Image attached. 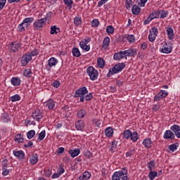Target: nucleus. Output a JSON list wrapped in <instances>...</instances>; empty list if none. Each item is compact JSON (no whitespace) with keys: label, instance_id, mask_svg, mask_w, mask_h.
I'll return each mask as SVG.
<instances>
[{"label":"nucleus","instance_id":"774afa93","mask_svg":"<svg viewBox=\"0 0 180 180\" xmlns=\"http://www.w3.org/2000/svg\"><path fill=\"white\" fill-rule=\"evenodd\" d=\"M153 20V19L151 18L150 15H149L146 20H144L143 22V25H148V23H150V22H151Z\"/></svg>","mask_w":180,"mask_h":180},{"label":"nucleus","instance_id":"c03bdc74","mask_svg":"<svg viewBox=\"0 0 180 180\" xmlns=\"http://www.w3.org/2000/svg\"><path fill=\"white\" fill-rule=\"evenodd\" d=\"M168 16V11H160V19H165Z\"/></svg>","mask_w":180,"mask_h":180},{"label":"nucleus","instance_id":"c85d7f7f","mask_svg":"<svg viewBox=\"0 0 180 180\" xmlns=\"http://www.w3.org/2000/svg\"><path fill=\"white\" fill-rule=\"evenodd\" d=\"M105 133L107 137H112V136H113V128L110 127L106 128L105 130Z\"/></svg>","mask_w":180,"mask_h":180},{"label":"nucleus","instance_id":"6e6d98bb","mask_svg":"<svg viewBox=\"0 0 180 180\" xmlns=\"http://www.w3.org/2000/svg\"><path fill=\"white\" fill-rule=\"evenodd\" d=\"M92 98H94L92 93H89V94H86L84 96V100L88 102V101H91L92 99Z\"/></svg>","mask_w":180,"mask_h":180},{"label":"nucleus","instance_id":"3c124183","mask_svg":"<svg viewBox=\"0 0 180 180\" xmlns=\"http://www.w3.org/2000/svg\"><path fill=\"white\" fill-rule=\"evenodd\" d=\"M127 39L129 43H134V41H136V37H134L133 34L128 35Z\"/></svg>","mask_w":180,"mask_h":180},{"label":"nucleus","instance_id":"7c9ffc66","mask_svg":"<svg viewBox=\"0 0 180 180\" xmlns=\"http://www.w3.org/2000/svg\"><path fill=\"white\" fill-rule=\"evenodd\" d=\"M60 32V28L57 27L56 25L51 26V34H58Z\"/></svg>","mask_w":180,"mask_h":180},{"label":"nucleus","instance_id":"c9c22d12","mask_svg":"<svg viewBox=\"0 0 180 180\" xmlns=\"http://www.w3.org/2000/svg\"><path fill=\"white\" fill-rule=\"evenodd\" d=\"M86 115V111H85L84 109H81L77 112V117H79L80 119L85 117Z\"/></svg>","mask_w":180,"mask_h":180},{"label":"nucleus","instance_id":"e2e57ef3","mask_svg":"<svg viewBox=\"0 0 180 180\" xmlns=\"http://www.w3.org/2000/svg\"><path fill=\"white\" fill-rule=\"evenodd\" d=\"M8 113L7 112H4L3 114H1V118L3 120L4 122H8Z\"/></svg>","mask_w":180,"mask_h":180},{"label":"nucleus","instance_id":"473e14b6","mask_svg":"<svg viewBox=\"0 0 180 180\" xmlns=\"http://www.w3.org/2000/svg\"><path fill=\"white\" fill-rule=\"evenodd\" d=\"M72 56L74 57H80L81 56V52L79 51V49L78 48L75 47L72 50Z\"/></svg>","mask_w":180,"mask_h":180},{"label":"nucleus","instance_id":"de8ad7c7","mask_svg":"<svg viewBox=\"0 0 180 180\" xmlns=\"http://www.w3.org/2000/svg\"><path fill=\"white\" fill-rule=\"evenodd\" d=\"M44 137H46V130H43L39 134V141H43L44 140Z\"/></svg>","mask_w":180,"mask_h":180},{"label":"nucleus","instance_id":"f257e3e1","mask_svg":"<svg viewBox=\"0 0 180 180\" xmlns=\"http://www.w3.org/2000/svg\"><path fill=\"white\" fill-rule=\"evenodd\" d=\"M124 68H126V64H124V63L116 64L115 66L109 69V72L107 74V77L110 78L112 75H115V74H118V72L123 71Z\"/></svg>","mask_w":180,"mask_h":180},{"label":"nucleus","instance_id":"9b49d317","mask_svg":"<svg viewBox=\"0 0 180 180\" xmlns=\"http://www.w3.org/2000/svg\"><path fill=\"white\" fill-rule=\"evenodd\" d=\"M124 57H136L137 56V49H129L128 50L123 51Z\"/></svg>","mask_w":180,"mask_h":180},{"label":"nucleus","instance_id":"a18cd8bd","mask_svg":"<svg viewBox=\"0 0 180 180\" xmlns=\"http://www.w3.org/2000/svg\"><path fill=\"white\" fill-rule=\"evenodd\" d=\"M63 2L65 5H67L69 9H71V8H72V4H74V1H72V0H63Z\"/></svg>","mask_w":180,"mask_h":180},{"label":"nucleus","instance_id":"20e7f679","mask_svg":"<svg viewBox=\"0 0 180 180\" xmlns=\"http://www.w3.org/2000/svg\"><path fill=\"white\" fill-rule=\"evenodd\" d=\"M32 117L37 122H40L43 119V111L39 108L34 110L32 113Z\"/></svg>","mask_w":180,"mask_h":180},{"label":"nucleus","instance_id":"a878e982","mask_svg":"<svg viewBox=\"0 0 180 180\" xmlns=\"http://www.w3.org/2000/svg\"><path fill=\"white\" fill-rule=\"evenodd\" d=\"M129 139H131V141L136 143V141L139 140V133H137V131L131 132V136Z\"/></svg>","mask_w":180,"mask_h":180},{"label":"nucleus","instance_id":"58836bf2","mask_svg":"<svg viewBox=\"0 0 180 180\" xmlns=\"http://www.w3.org/2000/svg\"><path fill=\"white\" fill-rule=\"evenodd\" d=\"M179 146V143H173L169 146V149L170 150V151H172V153H174V151H176V150H177Z\"/></svg>","mask_w":180,"mask_h":180},{"label":"nucleus","instance_id":"ddd939ff","mask_svg":"<svg viewBox=\"0 0 180 180\" xmlns=\"http://www.w3.org/2000/svg\"><path fill=\"white\" fill-rule=\"evenodd\" d=\"M163 138L165 140H175V134L171 130H167L163 135Z\"/></svg>","mask_w":180,"mask_h":180},{"label":"nucleus","instance_id":"864d4df0","mask_svg":"<svg viewBox=\"0 0 180 180\" xmlns=\"http://www.w3.org/2000/svg\"><path fill=\"white\" fill-rule=\"evenodd\" d=\"M117 147V141H112L111 144L110 151H115Z\"/></svg>","mask_w":180,"mask_h":180},{"label":"nucleus","instance_id":"6ab92c4d","mask_svg":"<svg viewBox=\"0 0 180 180\" xmlns=\"http://www.w3.org/2000/svg\"><path fill=\"white\" fill-rule=\"evenodd\" d=\"M122 58H124V53L123 51H120L118 53H115L113 56V59L115 60H122Z\"/></svg>","mask_w":180,"mask_h":180},{"label":"nucleus","instance_id":"4468645a","mask_svg":"<svg viewBox=\"0 0 180 180\" xmlns=\"http://www.w3.org/2000/svg\"><path fill=\"white\" fill-rule=\"evenodd\" d=\"M167 42H165L163 45L162 48L160 49V53H163L164 54H169L171 51H172V47L169 46Z\"/></svg>","mask_w":180,"mask_h":180},{"label":"nucleus","instance_id":"aec40b11","mask_svg":"<svg viewBox=\"0 0 180 180\" xmlns=\"http://www.w3.org/2000/svg\"><path fill=\"white\" fill-rule=\"evenodd\" d=\"M143 146H144V147L146 148H150V147H151L152 144H153V141H151L150 139H145L143 141V143H142Z\"/></svg>","mask_w":180,"mask_h":180},{"label":"nucleus","instance_id":"2f4dec72","mask_svg":"<svg viewBox=\"0 0 180 180\" xmlns=\"http://www.w3.org/2000/svg\"><path fill=\"white\" fill-rule=\"evenodd\" d=\"M158 172L150 170V172L148 173V178L150 180H154L155 179V177L158 176Z\"/></svg>","mask_w":180,"mask_h":180},{"label":"nucleus","instance_id":"bf43d9fd","mask_svg":"<svg viewBox=\"0 0 180 180\" xmlns=\"http://www.w3.org/2000/svg\"><path fill=\"white\" fill-rule=\"evenodd\" d=\"M63 172H65L64 167L63 166H60V167L57 170V173L61 176Z\"/></svg>","mask_w":180,"mask_h":180},{"label":"nucleus","instance_id":"7ed1b4c3","mask_svg":"<svg viewBox=\"0 0 180 180\" xmlns=\"http://www.w3.org/2000/svg\"><path fill=\"white\" fill-rule=\"evenodd\" d=\"M86 73L88 74L90 79H91V81H95V80L98 79V77L99 76V72L93 66H89L87 68Z\"/></svg>","mask_w":180,"mask_h":180},{"label":"nucleus","instance_id":"5fc2aeb1","mask_svg":"<svg viewBox=\"0 0 180 180\" xmlns=\"http://www.w3.org/2000/svg\"><path fill=\"white\" fill-rule=\"evenodd\" d=\"M82 176L84 179L88 180L89 179V178H91V173H89V172H84L82 174Z\"/></svg>","mask_w":180,"mask_h":180},{"label":"nucleus","instance_id":"4be33fe9","mask_svg":"<svg viewBox=\"0 0 180 180\" xmlns=\"http://www.w3.org/2000/svg\"><path fill=\"white\" fill-rule=\"evenodd\" d=\"M86 44V42H84V41H82L79 43V46L82 50H84V51H89V50H91V46Z\"/></svg>","mask_w":180,"mask_h":180},{"label":"nucleus","instance_id":"393cba45","mask_svg":"<svg viewBox=\"0 0 180 180\" xmlns=\"http://www.w3.org/2000/svg\"><path fill=\"white\" fill-rule=\"evenodd\" d=\"M11 82L13 86H19L20 85V79L18 77H13L11 78Z\"/></svg>","mask_w":180,"mask_h":180},{"label":"nucleus","instance_id":"e433bc0d","mask_svg":"<svg viewBox=\"0 0 180 180\" xmlns=\"http://www.w3.org/2000/svg\"><path fill=\"white\" fill-rule=\"evenodd\" d=\"M35 135H36V131L33 129L29 131L27 133V137L29 140H32V139H33Z\"/></svg>","mask_w":180,"mask_h":180},{"label":"nucleus","instance_id":"a19ab883","mask_svg":"<svg viewBox=\"0 0 180 180\" xmlns=\"http://www.w3.org/2000/svg\"><path fill=\"white\" fill-rule=\"evenodd\" d=\"M148 168L149 171H153L155 168V162L154 160H151L148 162Z\"/></svg>","mask_w":180,"mask_h":180},{"label":"nucleus","instance_id":"423d86ee","mask_svg":"<svg viewBox=\"0 0 180 180\" xmlns=\"http://www.w3.org/2000/svg\"><path fill=\"white\" fill-rule=\"evenodd\" d=\"M21 46L22 44L18 41H12L8 45V48L10 49L11 51H12V53H16L17 51H19V49H20Z\"/></svg>","mask_w":180,"mask_h":180},{"label":"nucleus","instance_id":"09e8293b","mask_svg":"<svg viewBox=\"0 0 180 180\" xmlns=\"http://www.w3.org/2000/svg\"><path fill=\"white\" fill-rule=\"evenodd\" d=\"M10 100L11 102H18V101L20 100V96L19 94H15L11 97Z\"/></svg>","mask_w":180,"mask_h":180},{"label":"nucleus","instance_id":"79ce46f5","mask_svg":"<svg viewBox=\"0 0 180 180\" xmlns=\"http://www.w3.org/2000/svg\"><path fill=\"white\" fill-rule=\"evenodd\" d=\"M136 154V149L134 148L132 149H130L128 152L126 153L125 155L127 158L133 157Z\"/></svg>","mask_w":180,"mask_h":180},{"label":"nucleus","instance_id":"37998d69","mask_svg":"<svg viewBox=\"0 0 180 180\" xmlns=\"http://www.w3.org/2000/svg\"><path fill=\"white\" fill-rule=\"evenodd\" d=\"M34 21V18H33L32 17L26 18L22 20V22H24V23H26L27 25H28L30 26V23H33Z\"/></svg>","mask_w":180,"mask_h":180},{"label":"nucleus","instance_id":"69168bd1","mask_svg":"<svg viewBox=\"0 0 180 180\" xmlns=\"http://www.w3.org/2000/svg\"><path fill=\"white\" fill-rule=\"evenodd\" d=\"M6 5V0H0V10L4 9Z\"/></svg>","mask_w":180,"mask_h":180},{"label":"nucleus","instance_id":"bb28decb","mask_svg":"<svg viewBox=\"0 0 180 180\" xmlns=\"http://www.w3.org/2000/svg\"><path fill=\"white\" fill-rule=\"evenodd\" d=\"M110 43V38H109V37H106L103 39L102 47L103 49H108V47H109V44Z\"/></svg>","mask_w":180,"mask_h":180},{"label":"nucleus","instance_id":"b1692460","mask_svg":"<svg viewBox=\"0 0 180 180\" xmlns=\"http://www.w3.org/2000/svg\"><path fill=\"white\" fill-rule=\"evenodd\" d=\"M75 127L77 130H84V127H85V124H84V121L79 120L75 123Z\"/></svg>","mask_w":180,"mask_h":180},{"label":"nucleus","instance_id":"0eeeda50","mask_svg":"<svg viewBox=\"0 0 180 180\" xmlns=\"http://www.w3.org/2000/svg\"><path fill=\"white\" fill-rule=\"evenodd\" d=\"M58 60L56 58L52 57L48 60V65H46V70L47 71H51V68L57 65Z\"/></svg>","mask_w":180,"mask_h":180},{"label":"nucleus","instance_id":"f704fd0d","mask_svg":"<svg viewBox=\"0 0 180 180\" xmlns=\"http://www.w3.org/2000/svg\"><path fill=\"white\" fill-rule=\"evenodd\" d=\"M97 65L99 68H103V67H105V60L102 58H98L97 59Z\"/></svg>","mask_w":180,"mask_h":180},{"label":"nucleus","instance_id":"f03ea898","mask_svg":"<svg viewBox=\"0 0 180 180\" xmlns=\"http://www.w3.org/2000/svg\"><path fill=\"white\" fill-rule=\"evenodd\" d=\"M88 94V89L86 86L80 87L75 90L74 98H77L79 102H85V95Z\"/></svg>","mask_w":180,"mask_h":180},{"label":"nucleus","instance_id":"0e129e2a","mask_svg":"<svg viewBox=\"0 0 180 180\" xmlns=\"http://www.w3.org/2000/svg\"><path fill=\"white\" fill-rule=\"evenodd\" d=\"M2 175L4 176H6V175H8V174H9V169H6V167H2Z\"/></svg>","mask_w":180,"mask_h":180},{"label":"nucleus","instance_id":"4d7b16f0","mask_svg":"<svg viewBox=\"0 0 180 180\" xmlns=\"http://www.w3.org/2000/svg\"><path fill=\"white\" fill-rule=\"evenodd\" d=\"M31 58L34 57L39 54V50L34 49L32 51H31L30 53H28Z\"/></svg>","mask_w":180,"mask_h":180},{"label":"nucleus","instance_id":"39448f33","mask_svg":"<svg viewBox=\"0 0 180 180\" xmlns=\"http://www.w3.org/2000/svg\"><path fill=\"white\" fill-rule=\"evenodd\" d=\"M158 34V28L154 27L150 30V33L148 35V40L149 41H155V38Z\"/></svg>","mask_w":180,"mask_h":180},{"label":"nucleus","instance_id":"49530a36","mask_svg":"<svg viewBox=\"0 0 180 180\" xmlns=\"http://www.w3.org/2000/svg\"><path fill=\"white\" fill-rule=\"evenodd\" d=\"M106 32L108 33V34H112V33H115V27L112 25H109L106 28Z\"/></svg>","mask_w":180,"mask_h":180},{"label":"nucleus","instance_id":"6e6552de","mask_svg":"<svg viewBox=\"0 0 180 180\" xmlns=\"http://www.w3.org/2000/svg\"><path fill=\"white\" fill-rule=\"evenodd\" d=\"M44 23H46V20L44 18H41L39 20H35L34 22V30H39V29L44 26Z\"/></svg>","mask_w":180,"mask_h":180},{"label":"nucleus","instance_id":"f8f14e48","mask_svg":"<svg viewBox=\"0 0 180 180\" xmlns=\"http://www.w3.org/2000/svg\"><path fill=\"white\" fill-rule=\"evenodd\" d=\"M168 92H167L165 90H161L158 94H156L154 97V101L156 102H159V101H161V99H163V98H165V96H167Z\"/></svg>","mask_w":180,"mask_h":180},{"label":"nucleus","instance_id":"338daca9","mask_svg":"<svg viewBox=\"0 0 180 180\" xmlns=\"http://www.w3.org/2000/svg\"><path fill=\"white\" fill-rule=\"evenodd\" d=\"M2 168H6L8 167V160L4 159L1 162Z\"/></svg>","mask_w":180,"mask_h":180},{"label":"nucleus","instance_id":"a211bd4d","mask_svg":"<svg viewBox=\"0 0 180 180\" xmlns=\"http://www.w3.org/2000/svg\"><path fill=\"white\" fill-rule=\"evenodd\" d=\"M13 155L18 157L19 160H23L25 158V153L22 150H13Z\"/></svg>","mask_w":180,"mask_h":180},{"label":"nucleus","instance_id":"2eb2a0df","mask_svg":"<svg viewBox=\"0 0 180 180\" xmlns=\"http://www.w3.org/2000/svg\"><path fill=\"white\" fill-rule=\"evenodd\" d=\"M171 130L174 131L177 139H180V127L178 124H174L170 127Z\"/></svg>","mask_w":180,"mask_h":180},{"label":"nucleus","instance_id":"1a4fd4ad","mask_svg":"<svg viewBox=\"0 0 180 180\" xmlns=\"http://www.w3.org/2000/svg\"><path fill=\"white\" fill-rule=\"evenodd\" d=\"M32 61V56L29 53H25L21 58V65L22 67H26L27 64H29Z\"/></svg>","mask_w":180,"mask_h":180},{"label":"nucleus","instance_id":"5701e85b","mask_svg":"<svg viewBox=\"0 0 180 180\" xmlns=\"http://www.w3.org/2000/svg\"><path fill=\"white\" fill-rule=\"evenodd\" d=\"M38 161H39V155H37V153L33 154L31 157L30 162L32 164V165H34L37 164Z\"/></svg>","mask_w":180,"mask_h":180},{"label":"nucleus","instance_id":"9d476101","mask_svg":"<svg viewBox=\"0 0 180 180\" xmlns=\"http://www.w3.org/2000/svg\"><path fill=\"white\" fill-rule=\"evenodd\" d=\"M127 168L124 167L121 170L118 172H115V174H119L120 173V180H127L129 178L127 177Z\"/></svg>","mask_w":180,"mask_h":180},{"label":"nucleus","instance_id":"c756f323","mask_svg":"<svg viewBox=\"0 0 180 180\" xmlns=\"http://www.w3.org/2000/svg\"><path fill=\"white\" fill-rule=\"evenodd\" d=\"M141 12V8L137 5H134L132 7V13L133 15H139Z\"/></svg>","mask_w":180,"mask_h":180},{"label":"nucleus","instance_id":"412c9836","mask_svg":"<svg viewBox=\"0 0 180 180\" xmlns=\"http://www.w3.org/2000/svg\"><path fill=\"white\" fill-rule=\"evenodd\" d=\"M46 103L48 109H49L50 110H51V109H54V108L56 107V101L51 99L48 100Z\"/></svg>","mask_w":180,"mask_h":180},{"label":"nucleus","instance_id":"13d9d810","mask_svg":"<svg viewBox=\"0 0 180 180\" xmlns=\"http://www.w3.org/2000/svg\"><path fill=\"white\" fill-rule=\"evenodd\" d=\"M119 176H120V173L114 172V174H112V180H120Z\"/></svg>","mask_w":180,"mask_h":180},{"label":"nucleus","instance_id":"4c0bfd02","mask_svg":"<svg viewBox=\"0 0 180 180\" xmlns=\"http://www.w3.org/2000/svg\"><path fill=\"white\" fill-rule=\"evenodd\" d=\"M33 72H32V70L30 69H25L23 72V75L26 77L27 78H30L32 77V75Z\"/></svg>","mask_w":180,"mask_h":180},{"label":"nucleus","instance_id":"f3484780","mask_svg":"<svg viewBox=\"0 0 180 180\" xmlns=\"http://www.w3.org/2000/svg\"><path fill=\"white\" fill-rule=\"evenodd\" d=\"M68 153L72 158H75V157H77V155H79V153H81V150H79V148H75L74 150H69Z\"/></svg>","mask_w":180,"mask_h":180},{"label":"nucleus","instance_id":"052dcab7","mask_svg":"<svg viewBox=\"0 0 180 180\" xmlns=\"http://www.w3.org/2000/svg\"><path fill=\"white\" fill-rule=\"evenodd\" d=\"M60 85H61V83L58 80H55L52 83V86H53V88H58L60 86Z\"/></svg>","mask_w":180,"mask_h":180},{"label":"nucleus","instance_id":"603ef678","mask_svg":"<svg viewBox=\"0 0 180 180\" xmlns=\"http://www.w3.org/2000/svg\"><path fill=\"white\" fill-rule=\"evenodd\" d=\"M91 25L92 27H98V26H99V20L98 19H94L91 21Z\"/></svg>","mask_w":180,"mask_h":180},{"label":"nucleus","instance_id":"72a5a7b5","mask_svg":"<svg viewBox=\"0 0 180 180\" xmlns=\"http://www.w3.org/2000/svg\"><path fill=\"white\" fill-rule=\"evenodd\" d=\"M160 11H154L152 13L149 15L150 18L153 19H158L160 18Z\"/></svg>","mask_w":180,"mask_h":180},{"label":"nucleus","instance_id":"680f3d73","mask_svg":"<svg viewBox=\"0 0 180 180\" xmlns=\"http://www.w3.org/2000/svg\"><path fill=\"white\" fill-rule=\"evenodd\" d=\"M131 2H132L131 0H126L125 6H126L127 9L131 8V5H133V4H131Z\"/></svg>","mask_w":180,"mask_h":180},{"label":"nucleus","instance_id":"8fccbe9b","mask_svg":"<svg viewBox=\"0 0 180 180\" xmlns=\"http://www.w3.org/2000/svg\"><path fill=\"white\" fill-rule=\"evenodd\" d=\"M74 23L76 26H79V25H81V23H82V20H81V18L75 17Z\"/></svg>","mask_w":180,"mask_h":180},{"label":"nucleus","instance_id":"dca6fc26","mask_svg":"<svg viewBox=\"0 0 180 180\" xmlns=\"http://www.w3.org/2000/svg\"><path fill=\"white\" fill-rule=\"evenodd\" d=\"M167 34L169 40H174L175 39V34H174V29L172 27L167 28Z\"/></svg>","mask_w":180,"mask_h":180},{"label":"nucleus","instance_id":"ea45409f","mask_svg":"<svg viewBox=\"0 0 180 180\" xmlns=\"http://www.w3.org/2000/svg\"><path fill=\"white\" fill-rule=\"evenodd\" d=\"M123 136L124 139H127V140H129V139L131 136V131H130L129 129L124 131Z\"/></svg>","mask_w":180,"mask_h":180},{"label":"nucleus","instance_id":"cd10ccee","mask_svg":"<svg viewBox=\"0 0 180 180\" xmlns=\"http://www.w3.org/2000/svg\"><path fill=\"white\" fill-rule=\"evenodd\" d=\"M23 135H22L21 134H18L14 137V141H15V143H23Z\"/></svg>","mask_w":180,"mask_h":180}]
</instances>
